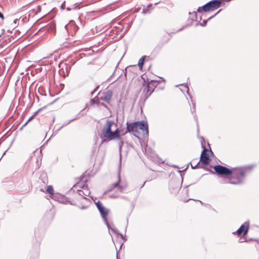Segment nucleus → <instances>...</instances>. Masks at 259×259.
<instances>
[{
    "mask_svg": "<svg viewBox=\"0 0 259 259\" xmlns=\"http://www.w3.org/2000/svg\"><path fill=\"white\" fill-rule=\"evenodd\" d=\"M252 166H248L243 167H235L230 169L225 166L218 165L214 166L215 171L220 175H232L229 179L230 184L233 185H240L243 183L245 174L248 171L251 170Z\"/></svg>",
    "mask_w": 259,
    "mask_h": 259,
    "instance_id": "f257e3e1",
    "label": "nucleus"
},
{
    "mask_svg": "<svg viewBox=\"0 0 259 259\" xmlns=\"http://www.w3.org/2000/svg\"><path fill=\"white\" fill-rule=\"evenodd\" d=\"M102 133L104 137L109 140H121L117 124L113 121L107 120L104 125Z\"/></svg>",
    "mask_w": 259,
    "mask_h": 259,
    "instance_id": "f03ea898",
    "label": "nucleus"
},
{
    "mask_svg": "<svg viewBox=\"0 0 259 259\" xmlns=\"http://www.w3.org/2000/svg\"><path fill=\"white\" fill-rule=\"evenodd\" d=\"M222 0H212L197 9L198 12L214 11L220 7Z\"/></svg>",
    "mask_w": 259,
    "mask_h": 259,
    "instance_id": "7ed1b4c3",
    "label": "nucleus"
},
{
    "mask_svg": "<svg viewBox=\"0 0 259 259\" xmlns=\"http://www.w3.org/2000/svg\"><path fill=\"white\" fill-rule=\"evenodd\" d=\"M96 205L102 217V218L104 219V222H105L107 227L109 229H111L113 232L116 231L115 228H112L110 227L109 223L108 222V221L107 220L106 217L108 214V209L105 208L102 204V203L100 201H98L96 203Z\"/></svg>",
    "mask_w": 259,
    "mask_h": 259,
    "instance_id": "20e7f679",
    "label": "nucleus"
},
{
    "mask_svg": "<svg viewBox=\"0 0 259 259\" xmlns=\"http://www.w3.org/2000/svg\"><path fill=\"white\" fill-rule=\"evenodd\" d=\"M127 187L126 183L121 182L120 174L117 176V180L116 182L112 184L110 186L109 191H112L113 189L116 188L118 193H122Z\"/></svg>",
    "mask_w": 259,
    "mask_h": 259,
    "instance_id": "39448f33",
    "label": "nucleus"
},
{
    "mask_svg": "<svg viewBox=\"0 0 259 259\" xmlns=\"http://www.w3.org/2000/svg\"><path fill=\"white\" fill-rule=\"evenodd\" d=\"M137 67L136 65L129 66L127 67L125 69V77H128L130 79H133L134 78L136 74L135 71L137 70Z\"/></svg>",
    "mask_w": 259,
    "mask_h": 259,
    "instance_id": "423d86ee",
    "label": "nucleus"
},
{
    "mask_svg": "<svg viewBox=\"0 0 259 259\" xmlns=\"http://www.w3.org/2000/svg\"><path fill=\"white\" fill-rule=\"evenodd\" d=\"M248 229L249 222H246L241 226L236 232H234L233 234H237L238 236H240L241 235L244 236L247 233Z\"/></svg>",
    "mask_w": 259,
    "mask_h": 259,
    "instance_id": "0eeeda50",
    "label": "nucleus"
},
{
    "mask_svg": "<svg viewBox=\"0 0 259 259\" xmlns=\"http://www.w3.org/2000/svg\"><path fill=\"white\" fill-rule=\"evenodd\" d=\"M78 186L81 189L80 190H77L78 193L80 196H81L84 198H85L86 196H88L90 195V191L87 186L85 185L82 186L81 184H79Z\"/></svg>",
    "mask_w": 259,
    "mask_h": 259,
    "instance_id": "6e6552de",
    "label": "nucleus"
},
{
    "mask_svg": "<svg viewBox=\"0 0 259 259\" xmlns=\"http://www.w3.org/2000/svg\"><path fill=\"white\" fill-rule=\"evenodd\" d=\"M202 147L204 148V150L201 153L200 156V161L204 164H208L210 162V159L209 158V156L208 154L206 153L207 150L205 149L203 146Z\"/></svg>",
    "mask_w": 259,
    "mask_h": 259,
    "instance_id": "1a4fd4ad",
    "label": "nucleus"
},
{
    "mask_svg": "<svg viewBox=\"0 0 259 259\" xmlns=\"http://www.w3.org/2000/svg\"><path fill=\"white\" fill-rule=\"evenodd\" d=\"M138 125L137 128L138 129H140L144 132H145L146 134L148 133V125L146 121L144 120L141 121H137Z\"/></svg>",
    "mask_w": 259,
    "mask_h": 259,
    "instance_id": "9d476101",
    "label": "nucleus"
},
{
    "mask_svg": "<svg viewBox=\"0 0 259 259\" xmlns=\"http://www.w3.org/2000/svg\"><path fill=\"white\" fill-rule=\"evenodd\" d=\"M127 131L128 132H137L138 130L137 128V125L138 123L137 122H134L131 123H128L127 122Z\"/></svg>",
    "mask_w": 259,
    "mask_h": 259,
    "instance_id": "9b49d317",
    "label": "nucleus"
},
{
    "mask_svg": "<svg viewBox=\"0 0 259 259\" xmlns=\"http://www.w3.org/2000/svg\"><path fill=\"white\" fill-rule=\"evenodd\" d=\"M145 56L142 57L138 61V66L140 69H142Z\"/></svg>",
    "mask_w": 259,
    "mask_h": 259,
    "instance_id": "f8f14e48",
    "label": "nucleus"
},
{
    "mask_svg": "<svg viewBox=\"0 0 259 259\" xmlns=\"http://www.w3.org/2000/svg\"><path fill=\"white\" fill-rule=\"evenodd\" d=\"M101 99L106 102H108L111 99V94L109 93H107L105 94L103 97H102Z\"/></svg>",
    "mask_w": 259,
    "mask_h": 259,
    "instance_id": "ddd939ff",
    "label": "nucleus"
},
{
    "mask_svg": "<svg viewBox=\"0 0 259 259\" xmlns=\"http://www.w3.org/2000/svg\"><path fill=\"white\" fill-rule=\"evenodd\" d=\"M78 3V2H75L73 5L67 7H66L67 10L70 11V10H72L76 9L77 8V5Z\"/></svg>",
    "mask_w": 259,
    "mask_h": 259,
    "instance_id": "4468645a",
    "label": "nucleus"
},
{
    "mask_svg": "<svg viewBox=\"0 0 259 259\" xmlns=\"http://www.w3.org/2000/svg\"><path fill=\"white\" fill-rule=\"evenodd\" d=\"M189 18L191 19L192 20H194L196 18V12L195 11H193L192 13L189 12Z\"/></svg>",
    "mask_w": 259,
    "mask_h": 259,
    "instance_id": "2eb2a0df",
    "label": "nucleus"
},
{
    "mask_svg": "<svg viewBox=\"0 0 259 259\" xmlns=\"http://www.w3.org/2000/svg\"><path fill=\"white\" fill-rule=\"evenodd\" d=\"M53 188L52 186H49L47 189V192L49 193L51 195H53Z\"/></svg>",
    "mask_w": 259,
    "mask_h": 259,
    "instance_id": "dca6fc26",
    "label": "nucleus"
},
{
    "mask_svg": "<svg viewBox=\"0 0 259 259\" xmlns=\"http://www.w3.org/2000/svg\"><path fill=\"white\" fill-rule=\"evenodd\" d=\"M144 92H146L147 93L150 92L149 94V96L151 94V93L153 92V90H149V85L148 84H147L145 88H144Z\"/></svg>",
    "mask_w": 259,
    "mask_h": 259,
    "instance_id": "f3484780",
    "label": "nucleus"
},
{
    "mask_svg": "<svg viewBox=\"0 0 259 259\" xmlns=\"http://www.w3.org/2000/svg\"><path fill=\"white\" fill-rule=\"evenodd\" d=\"M114 27L115 28H116V29H117L118 30H121L123 28V26H122V24L121 23H118L117 24H116L114 26Z\"/></svg>",
    "mask_w": 259,
    "mask_h": 259,
    "instance_id": "a211bd4d",
    "label": "nucleus"
},
{
    "mask_svg": "<svg viewBox=\"0 0 259 259\" xmlns=\"http://www.w3.org/2000/svg\"><path fill=\"white\" fill-rule=\"evenodd\" d=\"M34 115H33V116H31L29 119L26 122V123L24 124V126L26 125L27 123L28 122H29L31 120H32L33 119V118L34 117Z\"/></svg>",
    "mask_w": 259,
    "mask_h": 259,
    "instance_id": "6ab92c4d",
    "label": "nucleus"
},
{
    "mask_svg": "<svg viewBox=\"0 0 259 259\" xmlns=\"http://www.w3.org/2000/svg\"><path fill=\"white\" fill-rule=\"evenodd\" d=\"M66 3H69V2H64V4H63L62 5V6H61V8H62V9H65V7H66Z\"/></svg>",
    "mask_w": 259,
    "mask_h": 259,
    "instance_id": "aec40b11",
    "label": "nucleus"
},
{
    "mask_svg": "<svg viewBox=\"0 0 259 259\" xmlns=\"http://www.w3.org/2000/svg\"><path fill=\"white\" fill-rule=\"evenodd\" d=\"M207 23V20H204L201 23H200V25L202 26H204Z\"/></svg>",
    "mask_w": 259,
    "mask_h": 259,
    "instance_id": "412c9836",
    "label": "nucleus"
},
{
    "mask_svg": "<svg viewBox=\"0 0 259 259\" xmlns=\"http://www.w3.org/2000/svg\"><path fill=\"white\" fill-rule=\"evenodd\" d=\"M122 145H123V142L122 141H120L119 144V150L120 151L121 149V148H122Z\"/></svg>",
    "mask_w": 259,
    "mask_h": 259,
    "instance_id": "4be33fe9",
    "label": "nucleus"
},
{
    "mask_svg": "<svg viewBox=\"0 0 259 259\" xmlns=\"http://www.w3.org/2000/svg\"><path fill=\"white\" fill-rule=\"evenodd\" d=\"M117 196V195H113V194H110L109 195V197L110 198H115Z\"/></svg>",
    "mask_w": 259,
    "mask_h": 259,
    "instance_id": "5701e85b",
    "label": "nucleus"
},
{
    "mask_svg": "<svg viewBox=\"0 0 259 259\" xmlns=\"http://www.w3.org/2000/svg\"><path fill=\"white\" fill-rule=\"evenodd\" d=\"M0 18H2V19H4V18L3 15L1 12H0Z\"/></svg>",
    "mask_w": 259,
    "mask_h": 259,
    "instance_id": "b1692460",
    "label": "nucleus"
},
{
    "mask_svg": "<svg viewBox=\"0 0 259 259\" xmlns=\"http://www.w3.org/2000/svg\"><path fill=\"white\" fill-rule=\"evenodd\" d=\"M220 11H221V10L218 11V12H217V13L214 15H213V16H212V17H210V18H209V19H211V18L213 17L214 16H215L217 14H218V13L220 12Z\"/></svg>",
    "mask_w": 259,
    "mask_h": 259,
    "instance_id": "393cba45",
    "label": "nucleus"
},
{
    "mask_svg": "<svg viewBox=\"0 0 259 259\" xmlns=\"http://www.w3.org/2000/svg\"><path fill=\"white\" fill-rule=\"evenodd\" d=\"M17 21H18V19H15V20H14V23L15 25H16V24H17Z\"/></svg>",
    "mask_w": 259,
    "mask_h": 259,
    "instance_id": "a878e982",
    "label": "nucleus"
},
{
    "mask_svg": "<svg viewBox=\"0 0 259 259\" xmlns=\"http://www.w3.org/2000/svg\"><path fill=\"white\" fill-rule=\"evenodd\" d=\"M74 119H73L70 120V121H69L67 123H66V125H67V124H69L71 121H73ZM64 125H65V124H63V125H62V126H64Z\"/></svg>",
    "mask_w": 259,
    "mask_h": 259,
    "instance_id": "bb28decb",
    "label": "nucleus"
},
{
    "mask_svg": "<svg viewBox=\"0 0 259 259\" xmlns=\"http://www.w3.org/2000/svg\"><path fill=\"white\" fill-rule=\"evenodd\" d=\"M185 87L187 90V92L188 93V91H189L188 87L187 85H185Z\"/></svg>",
    "mask_w": 259,
    "mask_h": 259,
    "instance_id": "cd10ccee",
    "label": "nucleus"
},
{
    "mask_svg": "<svg viewBox=\"0 0 259 259\" xmlns=\"http://www.w3.org/2000/svg\"><path fill=\"white\" fill-rule=\"evenodd\" d=\"M197 164H196V165H195L194 166H193L192 165L191 166H192V167L193 168H195V167L197 166Z\"/></svg>",
    "mask_w": 259,
    "mask_h": 259,
    "instance_id": "c85d7f7f",
    "label": "nucleus"
},
{
    "mask_svg": "<svg viewBox=\"0 0 259 259\" xmlns=\"http://www.w3.org/2000/svg\"><path fill=\"white\" fill-rule=\"evenodd\" d=\"M61 202L62 203H65L66 202H67V201H65L62 200V201H61Z\"/></svg>",
    "mask_w": 259,
    "mask_h": 259,
    "instance_id": "c756f323",
    "label": "nucleus"
}]
</instances>
